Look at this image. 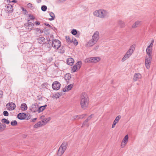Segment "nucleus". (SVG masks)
I'll use <instances>...</instances> for the list:
<instances>
[{
	"mask_svg": "<svg viewBox=\"0 0 156 156\" xmlns=\"http://www.w3.org/2000/svg\"><path fill=\"white\" fill-rule=\"evenodd\" d=\"M92 38L86 44V47H91L96 44L99 39V32L98 31H95L92 35Z\"/></svg>",
	"mask_w": 156,
	"mask_h": 156,
	"instance_id": "f257e3e1",
	"label": "nucleus"
},
{
	"mask_svg": "<svg viewBox=\"0 0 156 156\" xmlns=\"http://www.w3.org/2000/svg\"><path fill=\"white\" fill-rule=\"evenodd\" d=\"M89 98L87 94L85 92H83L81 96L80 105L81 108L85 109L88 106L89 103Z\"/></svg>",
	"mask_w": 156,
	"mask_h": 156,
	"instance_id": "f03ea898",
	"label": "nucleus"
},
{
	"mask_svg": "<svg viewBox=\"0 0 156 156\" xmlns=\"http://www.w3.org/2000/svg\"><path fill=\"white\" fill-rule=\"evenodd\" d=\"M94 15L101 18H105L109 16V12L104 9L97 10L94 12Z\"/></svg>",
	"mask_w": 156,
	"mask_h": 156,
	"instance_id": "7ed1b4c3",
	"label": "nucleus"
},
{
	"mask_svg": "<svg viewBox=\"0 0 156 156\" xmlns=\"http://www.w3.org/2000/svg\"><path fill=\"white\" fill-rule=\"evenodd\" d=\"M68 142L64 141L60 146L58 151L57 155L61 156L66 151L68 147Z\"/></svg>",
	"mask_w": 156,
	"mask_h": 156,
	"instance_id": "20e7f679",
	"label": "nucleus"
},
{
	"mask_svg": "<svg viewBox=\"0 0 156 156\" xmlns=\"http://www.w3.org/2000/svg\"><path fill=\"white\" fill-rule=\"evenodd\" d=\"M135 45L134 44L131 46L129 49L126 52L124 57L122 59V62H124L131 55L135 50Z\"/></svg>",
	"mask_w": 156,
	"mask_h": 156,
	"instance_id": "39448f33",
	"label": "nucleus"
},
{
	"mask_svg": "<svg viewBox=\"0 0 156 156\" xmlns=\"http://www.w3.org/2000/svg\"><path fill=\"white\" fill-rule=\"evenodd\" d=\"M52 46L55 49H58L61 46L60 41L58 40H54L52 41Z\"/></svg>",
	"mask_w": 156,
	"mask_h": 156,
	"instance_id": "423d86ee",
	"label": "nucleus"
},
{
	"mask_svg": "<svg viewBox=\"0 0 156 156\" xmlns=\"http://www.w3.org/2000/svg\"><path fill=\"white\" fill-rule=\"evenodd\" d=\"M100 60V58L98 57H92L88 58L86 59V61L89 62L96 63L98 62Z\"/></svg>",
	"mask_w": 156,
	"mask_h": 156,
	"instance_id": "0eeeda50",
	"label": "nucleus"
},
{
	"mask_svg": "<svg viewBox=\"0 0 156 156\" xmlns=\"http://www.w3.org/2000/svg\"><path fill=\"white\" fill-rule=\"evenodd\" d=\"M152 57H146L145 59V64L146 68L148 69L150 68Z\"/></svg>",
	"mask_w": 156,
	"mask_h": 156,
	"instance_id": "6e6552de",
	"label": "nucleus"
},
{
	"mask_svg": "<svg viewBox=\"0 0 156 156\" xmlns=\"http://www.w3.org/2000/svg\"><path fill=\"white\" fill-rule=\"evenodd\" d=\"M60 86L61 84L57 81L54 82L52 85V88L54 90H58L60 87Z\"/></svg>",
	"mask_w": 156,
	"mask_h": 156,
	"instance_id": "1a4fd4ad",
	"label": "nucleus"
},
{
	"mask_svg": "<svg viewBox=\"0 0 156 156\" xmlns=\"http://www.w3.org/2000/svg\"><path fill=\"white\" fill-rule=\"evenodd\" d=\"M82 62L80 61H78L72 68V71L73 72H75L77 70L80 69L81 65Z\"/></svg>",
	"mask_w": 156,
	"mask_h": 156,
	"instance_id": "9d476101",
	"label": "nucleus"
},
{
	"mask_svg": "<svg viewBox=\"0 0 156 156\" xmlns=\"http://www.w3.org/2000/svg\"><path fill=\"white\" fill-rule=\"evenodd\" d=\"M6 106L8 110L10 111L14 109L16 107V105L13 102H9L6 104Z\"/></svg>",
	"mask_w": 156,
	"mask_h": 156,
	"instance_id": "9b49d317",
	"label": "nucleus"
},
{
	"mask_svg": "<svg viewBox=\"0 0 156 156\" xmlns=\"http://www.w3.org/2000/svg\"><path fill=\"white\" fill-rule=\"evenodd\" d=\"M27 116H28V115L24 112L19 113L17 115V118L21 120L25 119Z\"/></svg>",
	"mask_w": 156,
	"mask_h": 156,
	"instance_id": "f8f14e48",
	"label": "nucleus"
},
{
	"mask_svg": "<svg viewBox=\"0 0 156 156\" xmlns=\"http://www.w3.org/2000/svg\"><path fill=\"white\" fill-rule=\"evenodd\" d=\"M29 20H28L27 22H28V23H26L24 24V26L25 27V28L28 29V31H30L32 30L33 28V27L34 25L33 23L31 22H29Z\"/></svg>",
	"mask_w": 156,
	"mask_h": 156,
	"instance_id": "ddd939ff",
	"label": "nucleus"
},
{
	"mask_svg": "<svg viewBox=\"0 0 156 156\" xmlns=\"http://www.w3.org/2000/svg\"><path fill=\"white\" fill-rule=\"evenodd\" d=\"M39 105L37 103H35L32 104L31 106V108H30V110L33 112H35L37 111Z\"/></svg>",
	"mask_w": 156,
	"mask_h": 156,
	"instance_id": "4468645a",
	"label": "nucleus"
},
{
	"mask_svg": "<svg viewBox=\"0 0 156 156\" xmlns=\"http://www.w3.org/2000/svg\"><path fill=\"white\" fill-rule=\"evenodd\" d=\"M5 10L7 12L10 13L12 12L13 10V6L11 5H8L5 6Z\"/></svg>",
	"mask_w": 156,
	"mask_h": 156,
	"instance_id": "2eb2a0df",
	"label": "nucleus"
},
{
	"mask_svg": "<svg viewBox=\"0 0 156 156\" xmlns=\"http://www.w3.org/2000/svg\"><path fill=\"white\" fill-rule=\"evenodd\" d=\"M146 51L147 55H146V57H152V48L147 47L146 49Z\"/></svg>",
	"mask_w": 156,
	"mask_h": 156,
	"instance_id": "dca6fc26",
	"label": "nucleus"
},
{
	"mask_svg": "<svg viewBox=\"0 0 156 156\" xmlns=\"http://www.w3.org/2000/svg\"><path fill=\"white\" fill-rule=\"evenodd\" d=\"M121 118V116L120 115H119L117 116L116 117L114 121L113 122V124H112V128H114L115 127L116 124L118 122V121L119 120V119H120Z\"/></svg>",
	"mask_w": 156,
	"mask_h": 156,
	"instance_id": "f3484780",
	"label": "nucleus"
},
{
	"mask_svg": "<svg viewBox=\"0 0 156 156\" xmlns=\"http://www.w3.org/2000/svg\"><path fill=\"white\" fill-rule=\"evenodd\" d=\"M62 91L60 92H58L57 93L53 95L52 96V98H55L56 99L59 98L62 95Z\"/></svg>",
	"mask_w": 156,
	"mask_h": 156,
	"instance_id": "a211bd4d",
	"label": "nucleus"
},
{
	"mask_svg": "<svg viewBox=\"0 0 156 156\" xmlns=\"http://www.w3.org/2000/svg\"><path fill=\"white\" fill-rule=\"evenodd\" d=\"M51 119V118L50 117L43 119L42 121V124L44 125V126Z\"/></svg>",
	"mask_w": 156,
	"mask_h": 156,
	"instance_id": "6ab92c4d",
	"label": "nucleus"
},
{
	"mask_svg": "<svg viewBox=\"0 0 156 156\" xmlns=\"http://www.w3.org/2000/svg\"><path fill=\"white\" fill-rule=\"evenodd\" d=\"M67 62L69 65L72 66L74 63V60L71 58H69L67 59Z\"/></svg>",
	"mask_w": 156,
	"mask_h": 156,
	"instance_id": "aec40b11",
	"label": "nucleus"
},
{
	"mask_svg": "<svg viewBox=\"0 0 156 156\" xmlns=\"http://www.w3.org/2000/svg\"><path fill=\"white\" fill-rule=\"evenodd\" d=\"M21 108L23 111H26L27 109V106L26 103H22L21 104Z\"/></svg>",
	"mask_w": 156,
	"mask_h": 156,
	"instance_id": "412c9836",
	"label": "nucleus"
},
{
	"mask_svg": "<svg viewBox=\"0 0 156 156\" xmlns=\"http://www.w3.org/2000/svg\"><path fill=\"white\" fill-rule=\"evenodd\" d=\"M38 42L41 44H43L45 41V38L43 37H40L38 39Z\"/></svg>",
	"mask_w": 156,
	"mask_h": 156,
	"instance_id": "4be33fe9",
	"label": "nucleus"
},
{
	"mask_svg": "<svg viewBox=\"0 0 156 156\" xmlns=\"http://www.w3.org/2000/svg\"><path fill=\"white\" fill-rule=\"evenodd\" d=\"M44 126L41 121H39L34 125L33 126L34 128H37L39 127Z\"/></svg>",
	"mask_w": 156,
	"mask_h": 156,
	"instance_id": "5701e85b",
	"label": "nucleus"
},
{
	"mask_svg": "<svg viewBox=\"0 0 156 156\" xmlns=\"http://www.w3.org/2000/svg\"><path fill=\"white\" fill-rule=\"evenodd\" d=\"M141 24V21H137L135 22L132 25L133 28H135L139 27Z\"/></svg>",
	"mask_w": 156,
	"mask_h": 156,
	"instance_id": "b1692460",
	"label": "nucleus"
},
{
	"mask_svg": "<svg viewBox=\"0 0 156 156\" xmlns=\"http://www.w3.org/2000/svg\"><path fill=\"white\" fill-rule=\"evenodd\" d=\"M129 137L128 135H126L124 137L122 142H123L125 144H126L128 140Z\"/></svg>",
	"mask_w": 156,
	"mask_h": 156,
	"instance_id": "393cba45",
	"label": "nucleus"
},
{
	"mask_svg": "<svg viewBox=\"0 0 156 156\" xmlns=\"http://www.w3.org/2000/svg\"><path fill=\"white\" fill-rule=\"evenodd\" d=\"M71 33L72 34L74 35H76V37H79L80 34H78L77 31L76 29H73L71 32Z\"/></svg>",
	"mask_w": 156,
	"mask_h": 156,
	"instance_id": "a878e982",
	"label": "nucleus"
},
{
	"mask_svg": "<svg viewBox=\"0 0 156 156\" xmlns=\"http://www.w3.org/2000/svg\"><path fill=\"white\" fill-rule=\"evenodd\" d=\"M50 16L51 17V18H49V20L51 21L55 19V16L54 13L52 12H51L49 13Z\"/></svg>",
	"mask_w": 156,
	"mask_h": 156,
	"instance_id": "bb28decb",
	"label": "nucleus"
},
{
	"mask_svg": "<svg viewBox=\"0 0 156 156\" xmlns=\"http://www.w3.org/2000/svg\"><path fill=\"white\" fill-rule=\"evenodd\" d=\"M34 30L38 34H40L43 32V31L39 28H35Z\"/></svg>",
	"mask_w": 156,
	"mask_h": 156,
	"instance_id": "cd10ccee",
	"label": "nucleus"
},
{
	"mask_svg": "<svg viewBox=\"0 0 156 156\" xmlns=\"http://www.w3.org/2000/svg\"><path fill=\"white\" fill-rule=\"evenodd\" d=\"M1 121L2 122L7 124H9L10 123V122L9 120L5 118L2 119Z\"/></svg>",
	"mask_w": 156,
	"mask_h": 156,
	"instance_id": "c85d7f7f",
	"label": "nucleus"
},
{
	"mask_svg": "<svg viewBox=\"0 0 156 156\" xmlns=\"http://www.w3.org/2000/svg\"><path fill=\"white\" fill-rule=\"evenodd\" d=\"M66 39L67 42L69 44L72 43V40H71L69 36H66L65 37Z\"/></svg>",
	"mask_w": 156,
	"mask_h": 156,
	"instance_id": "c756f323",
	"label": "nucleus"
},
{
	"mask_svg": "<svg viewBox=\"0 0 156 156\" xmlns=\"http://www.w3.org/2000/svg\"><path fill=\"white\" fill-rule=\"evenodd\" d=\"M66 87L68 91H69V90H71V89L73 87V85L72 84H71L66 86Z\"/></svg>",
	"mask_w": 156,
	"mask_h": 156,
	"instance_id": "7c9ffc66",
	"label": "nucleus"
},
{
	"mask_svg": "<svg viewBox=\"0 0 156 156\" xmlns=\"http://www.w3.org/2000/svg\"><path fill=\"white\" fill-rule=\"evenodd\" d=\"M44 111V109H43V107H42V106H39V105L38 109H37V112L38 113H40L41 112H42Z\"/></svg>",
	"mask_w": 156,
	"mask_h": 156,
	"instance_id": "2f4dec72",
	"label": "nucleus"
},
{
	"mask_svg": "<svg viewBox=\"0 0 156 156\" xmlns=\"http://www.w3.org/2000/svg\"><path fill=\"white\" fill-rule=\"evenodd\" d=\"M10 124L12 126H16L17 124V122L16 120L12 121L11 122Z\"/></svg>",
	"mask_w": 156,
	"mask_h": 156,
	"instance_id": "473e14b6",
	"label": "nucleus"
},
{
	"mask_svg": "<svg viewBox=\"0 0 156 156\" xmlns=\"http://www.w3.org/2000/svg\"><path fill=\"white\" fill-rule=\"evenodd\" d=\"M141 74L138 73H135L134 76V78H141Z\"/></svg>",
	"mask_w": 156,
	"mask_h": 156,
	"instance_id": "72a5a7b5",
	"label": "nucleus"
},
{
	"mask_svg": "<svg viewBox=\"0 0 156 156\" xmlns=\"http://www.w3.org/2000/svg\"><path fill=\"white\" fill-rule=\"evenodd\" d=\"M119 24L122 27H123L125 25L124 22L122 20H119Z\"/></svg>",
	"mask_w": 156,
	"mask_h": 156,
	"instance_id": "f704fd0d",
	"label": "nucleus"
},
{
	"mask_svg": "<svg viewBox=\"0 0 156 156\" xmlns=\"http://www.w3.org/2000/svg\"><path fill=\"white\" fill-rule=\"evenodd\" d=\"M65 51L64 47H61V48L58 50V52L60 53H63Z\"/></svg>",
	"mask_w": 156,
	"mask_h": 156,
	"instance_id": "c9c22d12",
	"label": "nucleus"
},
{
	"mask_svg": "<svg viewBox=\"0 0 156 156\" xmlns=\"http://www.w3.org/2000/svg\"><path fill=\"white\" fill-rule=\"evenodd\" d=\"M72 42H73L76 45H77L78 43L77 40L75 38L72 39Z\"/></svg>",
	"mask_w": 156,
	"mask_h": 156,
	"instance_id": "e433bc0d",
	"label": "nucleus"
},
{
	"mask_svg": "<svg viewBox=\"0 0 156 156\" xmlns=\"http://www.w3.org/2000/svg\"><path fill=\"white\" fill-rule=\"evenodd\" d=\"M43 98H45V99H46V102L47 101H48V99L47 98H45V97H44L43 96H42L41 97H39L38 96H37V99L39 101H42V100Z\"/></svg>",
	"mask_w": 156,
	"mask_h": 156,
	"instance_id": "4c0bfd02",
	"label": "nucleus"
},
{
	"mask_svg": "<svg viewBox=\"0 0 156 156\" xmlns=\"http://www.w3.org/2000/svg\"><path fill=\"white\" fill-rule=\"evenodd\" d=\"M86 115V114H83L82 115H79V117L78 118H77V119H83L84 118V117Z\"/></svg>",
	"mask_w": 156,
	"mask_h": 156,
	"instance_id": "58836bf2",
	"label": "nucleus"
},
{
	"mask_svg": "<svg viewBox=\"0 0 156 156\" xmlns=\"http://www.w3.org/2000/svg\"><path fill=\"white\" fill-rule=\"evenodd\" d=\"M47 7L46 5H43L41 6V9L42 11H45L46 10Z\"/></svg>",
	"mask_w": 156,
	"mask_h": 156,
	"instance_id": "ea45409f",
	"label": "nucleus"
},
{
	"mask_svg": "<svg viewBox=\"0 0 156 156\" xmlns=\"http://www.w3.org/2000/svg\"><path fill=\"white\" fill-rule=\"evenodd\" d=\"M3 114L5 116H8L9 114L8 112L7 111H4L3 112Z\"/></svg>",
	"mask_w": 156,
	"mask_h": 156,
	"instance_id": "a19ab883",
	"label": "nucleus"
},
{
	"mask_svg": "<svg viewBox=\"0 0 156 156\" xmlns=\"http://www.w3.org/2000/svg\"><path fill=\"white\" fill-rule=\"evenodd\" d=\"M65 78H71V75L70 73H67L65 75Z\"/></svg>",
	"mask_w": 156,
	"mask_h": 156,
	"instance_id": "79ce46f5",
	"label": "nucleus"
},
{
	"mask_svg": "<svg viewBox=\"0 0 156 156\" xmlns=\"http://www.w3.org/2000/svg\"><path fill=\"white\" fill-rule=\"evenodd\" d=\"M48 85V84L47 83H43V84H42L41 85V86L42 87H44L45 88H47V86Z\"/></svg>",
	"mask_w": 156,
	"mask_h": 156,
	"instance_id": "37998d69",
	"label": "nucleus"
},
{
	"mask_svg": "<svg viewBox=\"0 0 156 156\" xmlns=\"http://www.w3.org/2000/svg\"><path fill=\"white\" fill-rule=\"evenodd\" d=\"M154 42V40H152L151 41V43L150 44V45L149 46H148V47L150 48H152V46L153 44V43Z\"/></svg>",
	"mask_w": 156,
	"mask_h": 156,
	"instance_id": "c03bdc74",
	"label": "nucleus"
},
{
	"mask_svg": "<svg viewBox=\"0 0 156 156\" xmlns=\"http://www.w3.org/2000/svg\"><path fill=\"white\" fill-rule=\"evenodd\" d=\"M79 115H74L73 116L72 118L73 120H76V119H77V118H78Z\"/></svg>",
	"mask_w": 156,
	"mask_h": 156,
	"instance_id": "a18cd8bd",
	"label": "nucleus"
},
{
	"mask_svg": "<svg viewBox=\"0 0 156 156\" xmlns=\"http://www.w3.org/2000/svg\"><path fill=\"white\" fill-rule=\"evenodd\" d=\"M2 126L3 128V131L5 129V128L6 127V125L5 124H2Z\"/></svg>",
	"mask_w": 156,
	"mask_h": 156,
	"instance_id": "49530a36",
	"label": "nucleus"
},
{
	"mask_svg": "<svg viewBox=\"0 0 156 156\" xmlns=\"http://www.w3.org/2000/svg\"><path fill=\"white\" fill-rule=\"evenodd\" d=\"M28 7L30 9H31L32 7V5L31 4L29 3L27 5Z\"/></svg>",
	"mask_w": 156,
	"mask_h": 156,
	"instance_id": "de8ad7c7",
	"label": "nucleus"
},
{
	"mask_svg": "<svg viewBox=\"0 0 156 156\" xmlns=\"http://www.w3.org/2000/svg\"><path fill=\"white\" fill-rule=\"evenodd\" d=\"M87 125V122H85V121H84L82 125L81 126L82 127H83Z\"/></svg>",
	"mask_w": 156,
	"mask_h": 156,
	"instance_id": "09e8293b",
	"label": "nucleus"
},
{
	"mask_svg": "<svg viewBox=\"0 0 156 156\" xmlns=\"http://www.w3.org/2000/svg\"><path fill=\"white\" fill-rule=\"evenodd\" d=\"M29 17L30 18L31 20H34V17L31 14L29 15Z\"/></svg>",
	"mask_w": 156,
	"mask_h": 156,
	"instance_id": "8fccbe9b",
	"label": "nucleus"
},
{
	"mask_svg": "<svg viewBox=\"0 0 156 156\" xmlns=\"http://www.w3.org/2000/svg\"><path fill=\"white\" fill-rule=\"evenodd\" d=\"M3 131V128L2 126V123L0 122V131Z\"/></svg>",
	"mask_w": 156,
	"mask_h": 156,
	"instance_id": "3c124183",
	"label": "nucleus"
},
{
	"mask_svg": "<svg viewBox=\"0 0 156 156\" xmlns=\"http://www.w3.org/2000/svg\"><path fill=\"white\" fill-rule=\"evenodd\" d=\"M22 9L23 11L24 12V13H25V14H27V11L24 8H22Z\"/></svg>",
	"mask_w": 156,
	"mask_h": 156,
	"instance_id": "603ef678",
	"label": "nucleus"
},
{
	"mask_svg": "<svg viewBox=\"0 0 156 156\" xmlns=\"http://www.w3.org/2000/svg\"><path fill=\"white\" fill-rule=\"evenodd\" d=\"M44 24L45 25H46L48 27H49L51 29H52V27L51 26H50L49 24L47 23H44Z\"/></svg>",
	"mask_w": 156,
	"mask_h": 156,
	"instance_id": "864d4df0",
	"label": "nucleus"
},
{
	"mask_svg": "<svg viewBox=\"0 0 156 156\" xmlns=\"http://www.w3.org/2000/svg\"><path fill=\"white\" fill-rule=\"evenodd\" d=\"M37 119V118H35L32 119L31 121L32 122H34Z\"/></svg>",
	"mask_w": 156,
	"mask_h": 156,
	"instance_id": "5fc2aeb1",
	"label": "nucleus"
},
{
	"mask_svg": "<svg viewBox=\"0 0 156 156\" xmlns=\"http://www.w3.org/2000/svg\"><path fill=\"white\" fill-rule=\"evenodd\" d=\"M62 91L64 92H66L68 91L67 89H66V87H65L64 88H63Z\"/></svg>",
	"mask_w": 156,
	"mask_h": 156,
	"instance_id": "6e6d98bb",
	"label": "nucleus"
},
{
	"mask_svg": "<svg viewBox=\"0 0 156 156\" xmlns=\"http://www.w3.org/2000/svg\"><path fill=\"white\" fill-rule=\"evenodd\" d=\"M47 104H45L43 106H42V107H43V109H44V110L47 107Z\"/></svg>",
	"mask_w": 156,
	"mask_h": 156,
	"instance_id": "4d7b16f0",
	"label": "nucleus"
},
{
	"mask_svg": "<svg viewBox=\"0 0 156 156\" xmlns=\"http://www.w3.org/2000/svg\"><path fill=\"white\" fill-rule=\"evenodd\" d=\"M28 116H27V117L26 118V119L27 120H28L30 119V115L29 114V115L28 116Z\"/></svg>",
	"mask_w": 156,
	"mask_h": 156,
	"instance_id": "13d9d810",
	"label": "nucleus"
},
{
	"mask_svg": "<svg viewBox=\"0 0 156 156\" xmlns=\"http://www.w3.org/2000/svg\"><path fill=\"white\" fill-rule=\"evenodd\" d=\"M123 143L122 142V143L121 144V147L122 148H123L124 147V146H125V145L126 144H123Z\"/></svg>",
	"mask_w": 156,
	"mask_h": 156,
	"instance_id": "bf43d9fd",
	"label": "nucleus"
},
{
	"mask_svg": "<svg viewBox=\"0 0 156 156\" xmlns=\"http://www.w3.org/2000/svg\"><path fill=\"white\" fill-rule=\"evenodd\" d=\"M34 23L36 25H39L40 24V23L37 21L35 22Z\"/></svg>",
	"mask_w": 156,
	"mask_h": 156,
	"instance_id": "052dcab7",
	"label": "nucleus"
},
{
	"mask_svg": "<svg viewBox=\"0 0 156 156\" xmlns=\"http://www.w3.org/2000/svg\"><path fill=\"white\" fill-rule=\"evenodd\" d=\"M3 94V92L2 90H0V95H1L2 96V95ZM2 96H1V98L2 97Z\"/></svg>",
	"mask_w": 156,
	"mask_h": 156,
	"instance_id": "680f3d73",
	"label": "nucleus"
},
{
	"mask_svg": "<svg viewBox=\"0 0 156 156\" xmlns=\"http://www.w3.org/2000/svg\"><path fill=\"white\" fill-rule=\"evenodd\" d=\"M66 0H58V2H63Z\"/></svg>",
	"mask_w": 156,
	"mask_h": 156,
	"instance_id": "e2e57ef3",
	"label": "nucleus"
},
{
	"mask_svg": "<svg viewBox=\"0 0 156 156\" xmlns=\"http://www.w3.org/2000/svg\"><path fill=\"white\" fill-rule=\"evenodd\" d=\"M44 32L45 34H49V33L48 32V31H44Z\"/></svg>",
	"mask_w": 156,
	"mask_h": 156,
	"instance_id": "0e129e2a",
	"label": "nucleus"
},
{
	"mask_svg": "<svg viewBox=\"0 0 156 156\" xmlns=\"http://www.w3.org/2000/svg\"><path fill=\"white\" fill-rule=\"evenodd\" d=\"M92 115H93L91 114L88 117V118L89 119V120L90 119L92 118Z\"/></svg>",
	"mask_w": 156,
	"mask_h": 156,
	"instance_id": "69168bd1",
	"label": "nucleus"
},
{
	"mask_svg": "<svg viewBox=\"0 0 156 156\" xmlns=\"http://www.w3.org/2000/svg\"><path fill=\"white\" fill-rule=\"evenodd\" d=\"M27 136V135L26 134H25L23 135V137L24 138H26Z\"/></svg>",
	"mask_w": 156,
	"mask_h": 156,
	"instance_id": "338daca9",
	"label": "nucleus"
},
{
	"mask_svg": "<svg viewBox=\"0 0 156 156\" xmlns=\"http://www.w3.org/2000/svg\"><path fill=\"white\" fill-rule=\"evenodd\" d=\"M89 120V119L88 118H87V119H86V120L85 121V122H88Z\"/></svg>",
	"mask_w": 156,
	"mask_h": 156,
	"instance_id": "774afa93",
	"label": "nucleus"
}]
</instances>
